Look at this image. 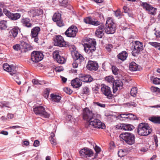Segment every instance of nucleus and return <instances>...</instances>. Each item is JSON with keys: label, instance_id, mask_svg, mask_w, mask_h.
Wrapping results in <instances>:
<instances>
[{"label": "nucleus", "instance_id": "nucleus-1", "mask_svg": "<svg viewBox=\"0 0 160 160\" xmlns=\"http://www.w3.org/2000/svg\"><path fill=\"white\" fill-rule=\"evenodd\" d=\"M3 68L5 71L10 72L11 75L13 76V79L18 84L20 85L21 84V81L19 79L15 66L14 65H9L8 63H5L3 64Z\"/></svg>", "mask_w": 160, "mask_h": 160}, {"label": "nucleus", "instance_id": "nucleus-2", "mask_svg": "<svg viewBox=\"0 0 160 160\" xmlns=\"http://www.w3.org/2000/svg\"><path fill=\"white\" fill-rule=\"evenodd\" d=\"M96 41L92 39H87L82 42V45L84 48L85 51L89 54H91L96 50Z\"/></svg>", "mask_w": 160, "mask_h": 160}, {"label": "nucleus", "instance_id": "nucleus-3", "mask_svg": "<svg viewBox=\"0 0 160 160\" xmlns=\"http://www.w3.org/2000/svg\"><path fill=\"white\" fill-rule=\"evenodd\" d=\"M15 50H20L21 52H26L33 49V47L30 44L23 41H21L20 44H16L13 46Z\"/></svg>", "mask_w": 160, "mask_h": 160}, {"label": "nucleus", "instance_id": "nucleus-4", "mask_svg": "<svg viewBox=\"0 0 160 160\" xmlns=\"http://www.w3.org/2000/svg\"><path fill=\"white\" fill-rule=\"evenodd\" d=\"M151 131V128L146 123H142L138 126L137 132L140 135L147 136L149 134Z\"/></svg>", "mask_w": 160, "mask_h": 160}, {"label": "nucleus", "instance_id": "nucleus-5", "mask_svg": "<svg viewBox=\"0 0 160 160\" xmlns=\"http://www.w3.org/2000/svg\"><path fill=\"white\" fill-rule=\"evenodd\" d=\"M33 108V111L37 115L47 118L50 116V114L46 112L45 108L42 106H34Z\"/></svg>", "mask_w": 160, "mask_h": 160}, {"label": "nucleus", "instance_id": "nucleus-6", "mask_svg": "<svg viewBox=\"0 0 160 160\" xmlns=\"http://www.w3.org/2000/svg\"><path fill=\"white\" fill-rule=\"evenodd\" d=\"M106 27L104 28L105 32L107 34H112L114 33L116 25L111 18H108L106 23Z\"/></svg>", "mask_w": 160, "mask_h": 160}, {"label": "nucleus", "instance_id": "nucleus-7", "mask_svg": "<svg viewBox=\"0 0 160 160\" xmlns=\"http://www.w3.org/2000/svg\"><path fill=\"white\" fill-rule=\"evenodd\" d=\"M119 137L128 144L132 145L134 143L135 136L131 133H123L120 134Z\"/></svg>", "mask_w": 160, "mask_h": 160}, {"label": "nucleus", "instance_id": "nucleus-8", "mask_svg": "<svg viewBox=\"0 0 160 160\" xmlns=\"http://www.w3.org/2000/svg\"><path fill=\"white\" fill-rule=\"evenodd\" d=\"M96 115L97 114L93 113L92 111L90 110L87 108H84L83 110V119L89 122L93 120Z\"/></svg>", "mask_w": 160, "mask_h": 160}, {"label": "nucleus", "instance_id": "nucleus-9", "mask_svg": "<svg viewBox=\"0 0 160 160\" xmlns=\"http://www.w3.org/2000/svg\"><path fill=\"white\" fill-rule=\"evenodd\" d=\"M99 116V115L97 114L95 118L89 122V125L93 126L95 128H105V124L96 118Z\"/></svg>", "mask_w": 160, "mask_h": 160}, {"label": "nucleus", "instance_id": "nucleus-10", "mask_svg": "<svg viewBox=\"0 0 160 160\" xmlns=\"http://www.w3.org/2000/svg\"><path fill=\"white\" fill-rule=\"evenodd\" d=\"M134 47V48L132 52V55L134 56H137L139 52L143 49L142 43L138 41H135Z\"/></svg>", "mask_w": 160, "mask_h": 160}, {"label": "nucleus", "instance_id": "nucleus-11", "mask_svg": "<svg viewBox=\"0 0 160 160\" xmlns=\"http://www.w3.org/2000/svg\"><path fill=\"white\" fill-rule=\"evenodd\" d=\"M101 86V91L102 94L106 96L108 98L112 99L113 98V96L110 88L104 84H102Z\"/></svg>", "mask_w": 160, "mask_h": 160}, {"label": "nucleus", "instance_id": "nucleus-12", "mask_svg": "<svg viewBox=\"0 0 160 160\" xmlns=\"http://www.w3.org/2000/svg\"><path fill=\"white\" fill-rule=\"evenodd\" d=\"M117 118L121 120H135L137 119L136 116L132 113L121 114L118 116Z\"/></svg>", "mask_w": 160, "mask_h": 160}, {"label": "nucleus", "instance_id": "nucleus-13", "mask_svg": "<svg viewBox=\"0 0 160 160\" xmlns=\"http://www.w3.org/2000/svg\"><path fill=\"white\" fill-rule=\"evenodd\" d=\"M77 27L74 26H71L65 32V34L67 36L70 38H74L78 32Z\"/></svg>", "mask_w": 160, "mask_h": 160}, {"label": "nucleus", "instance_id": "nucleus-14", "mask_svg": "<svg viewBox=\"0 0 160 160\" xmlns=\"http://www.w3.org/2000/svg\"><path fill=\"white\" fill-rule=\"evenodd\" d=\"M43 55L42 53L39 51H33L31 53L32 60L35 62H38L42 60Z\"/></svg>", "mask_w": 160, "mask_h": 160}, {"label": "nucleus", "instance_id": "nucleus-15", "mask_svg": "<svg viewBox=\"0 0 160 160\" xmlns=\"http://www.w3.org/2000/svg\"><path fill=\"white\" fill-rule=\"evenodd\" d=\"M55 45L59 47H64L67 45V42L64 40L63 38L61 35H57L54 40Z\"/></svg>", "mask_w": 160, "mask_h": 160}, {"label": "nucleus", "instance_id": "nucleus-16", "mask_svg": "<svg viewBox=\"0 0 160 160\" xmlns=\"http://www.w3.org/2000/svg\"><path fill=\"white\" fill-rule=\"evenodd\" d=\"M80 154L82 158H87L92 156L93 153L91 149L84 148L80 151Z\"/></svg>", "mask_w": 160, "mask_h": 160}, {"label": "nucleus", "instance_id": "nucleus-17", "mask_svg": "<svg viewBox=\"0 0 160 160\" xmlns=\"http://www.w3.org/2000/svg\"><path fill=\"white\" fill-rule=\"evenodd\" d=\"M5 14L10 19L15 21L19 19L21 17V15L19 13H12L9 11L5 9L3 11Z\"/></svg>", "mask_w": 160, "mask_h": 160}, {"label": "nucleus", "instance_id": "nucleus-18", "mask_svg": "<svg viewBox=\"0 0 160 160\" xmlns=\"http://www.w3.org/2000/svg\"><path fill=\"white\" fill-rule=\"evenodd\" d=\"M143 8L148 11L150 14L154 15L157 9L152 7L147 2H142L141 4Z\"/></svg>", "mask_w": 160, "mask_h": 160}, {"label": "nucleus", "instance_id": "nucleus-19", "mask_svg": "<svg viewBox=\"0 0 160 160\" xmlns=\"http://www.w3.org/2000/svg\"><path fill=\"white\" fill-rule=\"evenodd\" d=\"M30 12L32 13L33 18H35L34 19L39 20L41 19V17L40 16L42 15L43 13V10L42 9H32L30 11Z\"/></svg>", "mask_w": 160, "mask_h": 160}, {"label": "nucleus", "instance_id": "nucleus-20", "mask_svg": "<svg viewBox=\"0 0 160 160\" xmlns=\"http://www.w3.org/2000/svg\"><path fill=\"white\" fill-rule=\"evenodd\" d=\"M123 83L121 80H119L115 81L113 84V92H116L117 91L120 90L122 88Z\"/></svg>", "mask_w": 160, "mask_h": 160}, {"label": "nucleus", "instance_id": "nucleus-21", "mask_svg": "<svg viewBox=\"0 0 160 160\" xmlns=\"http://www.w3.org/2000/svg\"><path fill=\"white\" fill-rule=\"evenodd\" d=\"M53 58L55 59L57 62L60 64L64 63L65 62V58L62 57L59 55V51L56 50L53 53Z\"/></svg>", "mask_w": 160, "mask_h": 160}, {"label": "nucleus", "instance_id": "nucleus-22", "mask_svg": "<svg viewBox=\"0 0 160 160\" xmlns=\"http://www.w3.org/2000/svg\"><path fill=\"white\" fill-rule=\"evenodd\" d=\"M72 57L74 60H78L81 62L84 60V58L77 51L73 50L71 52Z\"/></svg>", "mask_w": 160, "mask_h": 160}, {"label": "nucleus", "instance_id": "nucleus-23", "mask_svg": "<svg viewBox=\"0 0 160 160\" xmlns=\"http://www.w3.org/2000/svg\"><path fill=\"white\" fill-rule=\"evenodd\" d=\"M19 32H20L19 28L17 27H15L9 31V37L12 39H14L17 37Z\"/></svg>", "mask_w": 160, "mask_h": 160}, {"label": "nucleus", "instance_id": "nucleus-24", "mask_svg": "<svg viewBox=\"0 0 160 160\" xmlns=\"http://www.w3.org/2000/svg\"><path fill=\"white\" fill-rule=\"evenodd\" d=\"M117 128L124 130L131 131L134 129V127L132 125L128 124H120L118 125Z\"/></svg>", "mask_w": 160, "mask_h": 160}, {"label": "nucleus", "instance_id": "nucleus-25", "mask_svg": "<svg viewBox=\"0 0 160 160\" xmlns=\"http://www.w3.org/2000/svg\"><path fill=\"white\" fill-rule=\"evenodd\" d=\"M98 63L95 61H89L87 65V68L90 70L96 71L98 68Z\"/></svg>", "mask_w": 160, "mask_h": 160}, {"label": "nucleus", "instance_id": "nucleus-26", "mask_svg": "<svg viewBox=\"0 0 160 160\" xmlns=\"http://www.w3.org/2000/svg\"><path fill=\"white\" fill-rule=\"evenodd\" d=\"M104 26L101 25L98 27L95 32L96 36L99 38H102L104 35Z\"/></svg>", "mask_w": 160, "mask_h": 160}, {"label": "nucleus", "instance_id": "nucleus-27", "mask_svg": "<svg viewBox=\"0 0 160 160\" xmlns=\"http://www.w3.org/2000/svg\"><path fill=\"white\" fill-rule=\"evenodd\" d=\"M84 22L87 24H91L93 25L97 26L100 25V22L97 20L93 21L92 18L89 17H86L83 19Z\"/></svg>", "mask_w": 160, "mask_h": 160}, {"label": "nucleus", "instance_id": "nucleus-28", "mask_svg": "<svg viewBox=\"0 0 160 160\" xmlns=\"http://www.w3.org/2000/svg\"><path fill=\"white\" fill-rule=\"evenodd\" d=\"M30 20L28 18H23L21 20V22L24 26L30 28L32 26V24L30 22Z\"/></svg>", "mask_w": 160, "mask_h": 160}, {"label": "nucleus", "instance_id": "nucleus-29", "mask_svg": "<svg viewBox=\"0 0 160 160\" xmlns=\"http://www.w3.org/2000/svg\"><path fill=\"white\" fill-rule=\"evenodd\" d=\"M71 84L73 88H77L81 86L82 83L80 79L76 78L71 81Z\"/></svg>", "mask_w": 160, "mask_h": 160}, {"label": "nucleus", "instance_id": "nucleus-30", "mask_svg": "<svg viewBox=\"0 0 160 160\" xmlns=\"http://www.w3.org/2000/svg\"><path fill=\"white\" fill-rule=\"evenodd\" d=\"M79 78L81 81L85 82H91L93 80V78L89 75H81Z\"/></svg>", "mask_w": 160, "mask_h": 160}, {"label": "nucleus", "instance_id": "nucleus-31", "mask_svg": "<svg viewBox=\"0 0 160 160\" xmlns=\"http://www.w3.org/2000/svg\"><path fill=\"white\" fill-rule=\"evenodd\" d=\"M50 97L52 101L53 102H58L60 101L61 97L58 95L51 94Z\"/></svg>", "mask_w": 160, "mask_h": 160}, {"label": "nucleus", "instance_id": "nucleus-32", "mask_svg": "<svg viewBox=\"0 0 160 160\" xmlns=\"http://www.w3.org/2000/svg\"><path fill=\"white\" fill-rule=\"evenodd\" d=\"M40 30V28L39 27H36L32 28L31 31V34L32 37L38 36Z\"/></svg>", "mask_w": 160, "mask_h": 160}, {"label": "nucleus", "instance_id": "nucleus-33", "mask_svg": "<svg viewBox=\"0 0 160 160\" xmlns=\"http://www.w3.org/2000/svg\"><path fill=\"white\" fill-rule=\"evenodd\" d=\"M129 69L130 71H132L140 70V68L138 67V65L133 62L130 63L129 65Z\"/></svg>", "mask_w": 160, "mask_h": 160}, {"label": "nucleus", "instance_id": "nucleus-34", "mask_svg": "<svg viewBox=\"0 0 160 160\" xmlns=\"http://www.w3.org/2000/svg\"><path fill=\"white\" fill-rule=\"evenodd\" d=\"M149 120L155 123L160 124V116H153L149 117Z\"/></svg>", "mask_w": 160, "mask_h": 160}, {"label": "nucleus", "instance_id": "nucleus-35", "mask_svg": "<svg viewBox=\"0 0 160 160\" xmlns=\"http://www.w3.org/2000/svg\"><path fill=\"white\" fill-rule=\"evenodd\" d=\"M128 56V53L126 51H123L119 53L117 56L118 59L122 61L126 59Z\"/></svg>", "mask_w": 160, "mask_h": 160}, {"label": "nucleus", "instance_id": "nucleus-36", "mask_svg": "<svg viewBox=\"0 0 160 160\" xmlns=\"http://www.w3.org/2000/svg\"><path fill=\"white\" fill-rule=\"evenodd\" d=\"M61 18V15L59 13H55L54 14L52 17L53 20L55 22Z\"/></svg>", "mask_w": 160, "mask_h": 160}, {"label": "nucleus", "instance_id": "nucleus-37", "mask_svg": "<svg viewBox=\"0 0 160 160\" xmlns=\"http://www.w3.org/2000/svg\"><path fill=\"white\" fill-rule=\"evenodd\" d=\"M7 28V22L4 20L0 21V28L4 30Z\"/></svg>", "mask_w": 160, "mask_h": 160}, {"label": "nucleus", "instance_id": "nucleus-38", "mask_svg": "<svg viewBox=\"0 0 160 160\" xmlns=\"http://www.w3.org/2000/svg\"><path fill=\"white\" fill-rule=\"evenodd\" d=\"M149 44L155 48H158L160 51V43L156 42H149Z\"/></svg>", "mask_w": 160, "mask_h": 160}, {"label": "nucleus", "instance_id": "nucleus-39", "mask_svg": "<svg viewBox=\"0 0 160 160\" xmlns=\"http://www.w3.org/2000/svg\"><path fill=\"white\" fill-rule=\"evenodd\" d=\"M105 80L109 83H112L113 84L115 81L114 79L112 76H111L106 77L105 78Z\"/></svg>", "mask_w": 160, "mask_h": 160}, {"label": "nucleus", "instance_id": "nucleus-40", "mask_svg": "<svg viewBox=\"0 0 160 160\" xmlns=\"http://www.w3.org/2000/svg\"><path fill=\"white\" fill-rule=\"evenodd\" d=\"M127 153V152L126 150L120 149L118 152V155L119 157H122L125 155Z\"/></svg>", "mask_w": 160, "mask_h": 160}, {"label": "nucleus", "instance_id": "nucleus-41", "mask_svg": "<svg viewBox=\"0 0 160 160\" xmlns=\"http://www.w3.org/2000/svg\"><path fill=\"white\" fill-rule=\"evenodd\" d=\"M137 92V89L136 87H133L130 91V94L133 97H135Z\"/></svg>", "mask_w": 160, "mask_h": 160}, {"label": "nucleus", "instance_id": "nucleus-42", "mask_svg": "<svg viewBox=\"0 0 160 160\" xmlns=\"http://www.w3.org/2000/svg\"><path fill=\"white\" fill-rule=\"evenodd\" d=\"M32 82L34 84L37 85H42L44 83L43 81H39L38 80L36 79H32Z\"/></svg>", "mask_w": 160, "mask_h": 160}, {"label": "nucleus", "instance_id": "nucleus-43", "mask_svg": "<svg viewBox=\"0 0 160 160\" xmlns=\"http://www.w3.org/2000/svg\"><path fill=\"white\" fill-rule=\"evenodd\" d=\"M49 90H50L48 88H46L44 91L43 96L46 98H48L49 97L50 92Z\"/></svg>", "mask_w": 160, "mask_h": 160}, {"label": "nucleus", "instance_id": "nucleus-44", "mask_svg": "<svg viewBox=\"0 0 160 160\" xmlns=\"http://www.w3.org/2000/svg\"><path fill=\"white\" fill-rule=\"evenodd\" d=\"M112 72L114 74L117 75L118 74V70L116 66H112Z\"/></svg>", "mask_w": 160, "mask_h": 160}, {"label": "nucleus", "instance_id": "nucleus-45", "mask_svg": "<svg viewBox=\"0 0 160 160\" xmlns=\"http://www.w3.org/2000/svg\"><path fill=\"white\" fill-rule=\"evenodd\" d=\"M82 92L84 94H88L89 93L90 90L87 87H84L83 88Z\"/></svg>", "mask_w": 160, "mask_h": 160}, {"label": "nucleus", "instance_id": "nucleus-46", "mask_svg": "<svg viewBox=\"0 0 160 160\" xmlns=\"http://www.w3.org/2000/svg\"><path fill=\"white\" fill-rule=\"evenodd\" d=\"M59 2L60 5L61 6L66 7L68 5V2L67 0H63L62 1H59Z\"/></svg>", "mask_w": 160, "mask_h": 160}, {"label": "nucleus", "instance_id": "nucleus-47", "mask_svg": "<svg viewBox=\"0 0 160 160\" xmlns=\"http://www.w3.org/2000/svg\"><path fill=\"white\" fill-rule=\"evenodd\" d=\"M151 90L153 92H160V89L157 87L152 86L151 88Z\"/></svg>", "mask_w": 160, "mask_h": 160}, {"label": "nucleus", "instance_id": "nucleus-48", "mask_svg": "<svg viewBox=\"0 0 160 160\" xmlns=\"http://www.w3.org/2000/svg\"><path fill=\"white\" fill-rule=\"evenodd\" d=\"M1 103V104H0V106L1 107H5L8 108H10V107L9 106V103L8 102H2Z\"/></svg>", "mask_w": 160, "mask_h": 160}, {"label": "nucleus", "instance_id": "nucleus-49", "mask_svg": "<svg viewBox=\"0 0 160 160\" xmlns=\"http://www.w3.org/2000/svg\"><path fill=\"white\" fill-rule=\"evenodd\" d=\"M80 62L79 61L74 60L72 64L73 68H77L78 66V64L80 63Z\"/></svg>", "mask_w": 160, "mask_h": 160}, {"label": "nucleus", "instance_id": "nucleus-50", "mask_svg": "<svg viewBox=\"0 0 160 160\" xmlns=\"http://www.w3.org/2000/svg\"><path fill=\"white\" fill-rule=\"evenodd\" d=\"M56 22L57 25L59 27H61L64 26V24L61 20V18L60 19L58 20V21L55 22Z\"/></svg>", "mask_w": 160, "mask_h": 160}, {"label": "nucleus", "instance_id": "nucleus-51", "mask_svg": "<svg viewBox=\"0 0 160 160\" xmlns=\"http://www.w3.org/2000/svg\"><path fill=\"white\" fill-rule=\"evenodd\" d=\"M153 82L155 84H160V79L157 78H154Z\"/></svg>", "mask_w": 160, "mask_h": 160}, {"label": "nucleus", "instance_id": "nucleus-52", "mask_svg": "<svg viewBox=\"0 0 160 160\" xmlns=\"http://www.w3.org/2000/svg\"><path fill=\"white\" fill-rule=\"evenodd\" d=\"M95 15L97 17H99L101 19H103V15L101 12H97L95 13Z\"/></svg>", "mask_w": 160, "mask_h": 160}, {"label": "nucleus", "instance_id": "nucleus-53", "mask_svg": "<svg viewBox=\"0 0 160 160\" xmlns=\"http://www.w3.org/2000/svg\"><path fill=\"white\" fill-rule=\"evenodd\" d=\"M112 46L111 44H108L106 45L105 48L107 51L109 52H111L112 49Z\"/></svg>", "mask_w": 160, "mask_h": 160}, {"label": "nucleus", "instance_id": "nucleus-54", "mask_svg": "<svg viewBox=\"0 0 160 160\" xmlns=\"http://www.w3.org/2000/svg\"><path fill=\"white\" fill-rule=\"evenodd\" d=\"M115 15L116 17L119 18L122 15V13L119 10H118L115 12Z\"/></svg>", "mask_w": 160, "mask_h": 160}, {"label": "nucleus", "instance_id": "nucleus-55", "mask_svg": "<svg viewBox=\"0 0 160 160\" xmlns=\"http://www.w3.org/2000/svg\"><path fill=\"white\" fill-rule=\"evenodd\" d=\"M93 104L94 105L98 106L101 107H105V104H101L98 102H93Z\"/></svg>", "mask_w": 160, "mask_h": 160}, {"label": "nucleus", "instance_id": "nucleus-56", "mask_svg": "<svg viewBox=\"0 0 160 160\" xmlns=\"http://www.w3.org/2000/svg\"><path fill=\"white\" fill-rule=\"evenodd\" d=\"M55 70L57 72H60L63 70V68L62 67H57L55 68Z\"/></svg>", "mask_w": 160, "mask_h": 160}, {"label": "nucleus", "instance_id": "nucleus-57", "mask_svg": "<svg viewBox=\"0 0 160 160\" xmlns=\"http://www.w3.org/2000/svg\"><path fill=\"white\" fill-rule=\"evenodd\" d=\"M94 150L97 153H99L101 151V148L100 147L98 146L97 145H96L94 148Z\"/></svg>", "mask_w": 160, "mask_h": 160}, {"label": "nucleus", "instance_id": "nucleus-58", "mask_svg": "<svg viewBox=\"0 0 160 160\" xmlns=\"http://www.w3.org/2000/svg\"><path fill=\"white\" fill-rule=\"evenodd\" d=\"M64 91L68 94H70L72 92V91L71 90L67 88H65Z\"/></svg>", "mask_w": 160, "mask_h": 160}, {"label": "nucleus", "instance_id": "nucleus-59", "mask_svg": "<svg viewBox=\"0 0 160 160\" xmlns=\"http://www.w3.org/2000/svg\"><path fill=\"white\" fill-rule=\"evenodd\" d=\"M50 141L52 144L55 145L56 144V141L54 138H51L50 139Z\"/></svg>", "mask_w": 160, "mask_h": 160}, {"label": "nucleus", "instance_id": "nucleus-60", "mask_svg": "<svg viewBox=\"0 0 160 160\" xmlns=\"http://www.w3.org/2000/svg\"><path fill=\"white\" fill-rule=\"evenodd\" d=\"M155 35H156L157 38H160V31H157L154 33Z\"/></svg>", "mask_w": 160, "mask_h": 160}, {"label": "nucleus", "instance_id": "nucleus-61", "mask_svg": "<svg viewBox=\"0 0 160 160\" xmlns=\"http://www.w3.org/2000/svg\"><path fill=\"white\" fill-rule=\"evenodd\" d=\"M39 145V142L38 140H36L34 141L33 144V146L34 147H38Z\"/></svg>", "mask_w": 160, "mask_h": 160}, {"label": "nucleus", "instance_id": "nucleus-62", "mask_svg": "<svg viewBox=\"0 0 160 160\" xmlns=\"http://www.w3.org/2000/svg\"><path fill=\"white\" fill-rule=\"evenodd\" d=\"M154 141L155 142V144L156 146L157 147L158 146V140L157 137L156 136H154Z\"/></svg>", "mask_w": 160, "mask_h": 160}, {"label": "nucleus", "instance_id": "nucleus-63", "mask_svg": "<svg viewBox=\"0 0 160 160\" xmlns=\"http://www.w3.org/2000/svg\"><path fill=\"white\" fill-rule=\"evenodd\" d=\"M128 104L134 107H136L137 105L136 103L131 102L128 103Z\"/></svg>", "mask_w": 160, "mask_h": 160}, {"label": "nucleus", "instance_id": "nucleus-64", "mask_svg": "<svg viewBox=\"0 0 160 160\" xmlns=\"http://www.w3.org/2000/svg\"><path fill=\"white\" fill-rule=\"evenodd\" d=\"M7 118L8 119H11L13 117V115L11 113H8L7 116Z\"/></svg>", "mask_w": 160, "mask_h": 160}]
</instances>
